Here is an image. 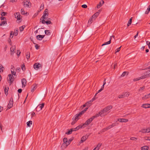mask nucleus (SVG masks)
Here are the masks:
<instances>
[{
	"mask_svg": "<svg viewBox=\"0 0 150 150\" xmlns=\"http://www.w3.org/2000/svg\"><path fill=\"white\" fill-rule=\"evenodd\" d=\"M149 69L150 70H148L146 72L145 75L141 77L134 79L133 80L134 81H138L141 79H143L146 78L150 77V69Z\"/></svg>",
	"mask_w": 150,
	"mask_h": 150,
	"instance_id": "1",
	"label": "nucleus"
},
{
	"mask_svg": "<svg viewBox=\"0 0 150 150\" xmlns=\"http://www.w3.org/2000/svg\"><path fill=\"white\" fill-rule=\"evenodd\" d=\"M48 10L47 9H45L42 16L40 19V20L42 22L43 20H48L49 18H48Z\"/></svg>",
	"mask_w": 150,
	"mask_h": 150,
	"instance_id": "2",
	"label": "nucleus"
},
{
	"mask_svg": "<svg viewBox=\"0 0 150 150\" xmlns=\"http://www.w3.org/2000/svg\"><path fill=\"white\" fill-rule=\"evenodd\" d=\"M94 117H92L90 118L89 119L86 120L85 123L84 124H82L83 126V127H84L86 126L85 125H89L90 123L93 121V120L94 119Z\"/></svg>",
	"mask_w": 150,
	"mask_h": 150,
	"instance_id": "3",
	"label": "nucleus"
},
{
	"mask_svg": "<svg viewBox=\"0 0 150 150\" xmlns=\"http://www.w3.org/2000/svg\"><path fill=\"white\" fill-rule=\"evenodd\" d=\"M13 99L12 98H10L9 102L8 105V108L9 109L11 108L13 106Z\"/></svg>",
	"mask_w": 150,
	"mask_h": 150,
	"instance_id": "4",
	"label": "nucleus"
},
{
	"mask_svg": "<svg viewBox=\"0 0 150 150\" xmlns=\"http://www.w3.org/2000/svg\"><path fill=\"white\" fill-rule=\"evenodd\" d=\"M112 106L111 105L108 106L105 108H104L103 110H102V112H103L104 113H105L107 112L110 109H111L112 108Z\"/></svg>",
	"mask_w": 150,
	"mask_h": 150,
	"instance_id": "5",
	"label": "nucleus"
},
{
	"mask_svg": "<svg viewBox=\"0 0 150 150\" xmlns=\"http://www.w3.org/2000/svg\"><path fill=\"white\" fill-rule=\"evenodd\" d=\"M41 66V64L38 63H36L34 64L33 67L35 70H38Z\"/></svg>",
	"mask_w": 150,
	"mask_h": 150,
	"instance_id": "6",
	"label": "nucleus"
},
{
	"mask_svg": "<svg viewBox=\"0 0 150 150\" xmlns=\"http://www.w3.org/2000/svg\"><path fill=\"white\" fill-rule=\"evenodd\" d=\"M8 81H9L11 83H12L13 81V75L11 74H9L8 75Z\"/></svg>",
	"mask_w": 150,
	"mask_h": 150,
	"instance_id": "7",
	"label": "nucleus"
},
{
	"mask_svg": "<svg viewBox=\"0 0 150 150\" xmlns=\"http://www.w3.org/2000/svg\"><path fill=\"white\" fill-rule=\"evenodd\" d=\"M82 112H80L79 114H76L75 116V117H74L73 118H74V119L76 121H77L79 119V117L82 115Z\"/></svg>",
	"mask_w": 150,
	"mask_h": 150,
	"instance_id": "8",
	"label": "nucleus"
},
{
	"mask_svg": "<svg viewBox=\"0 0 150 150\" xmlns=\"http://www.w3.org/2000/svg\"><path fill=\"white\" fill-rule=\"evenodd\" d=\"M117 121L121 122H126L128 121V120L127 119L120 118L118 119Z\"/></svg>",
	"mask_w": 150,
	"mask_h": 150,
	"instance_id": "9",
	"label": "nucleus"
},
{
	"mask_svg": "<svg viewBox=\"0 0 150 150\" xmlns=\"http://www.w3.org/2000/svg\"><path fill=\"white\" fill-rule=\"evenodd\" d=\"M116 125V123H112V125H110L108 126L107 127L105 128L104 129H105V130H108L109 129H110L111 128L115 126Z\"/></svg>",
	"mask_w": 150,
	"mask_h": 150,
	"instance_id": "10",
	"label": "nucleus"
},
{
	"mask_svg": "<svg viewBox=\"0 0 150 150\" xmlns=\"http://www.w3.org/2000/svg\"><path fill=\"white\" fill-rule=\"evenodd\" d=\"M104 113L103 112H102V110L100 111L98 113H97L96 114V115L94 116H92L93 117H94V119L95 118H96L98 117L99 116H101Z\"/></svg>",
	"mask_w": 150,
	"mask_h": 150,
	"instance_id": "11",
	"label": "nucleus"
},
{
	"mask_svg": "<svg viewBox=\"0 0 150 150\" xmlns=\"http://www.w3.org/2000/svg\"><path fill=\"white\" fill-rule=\"evenodd\" d=\"M16 49V47L15 46H13L11 47L10 48V51L11 52V54H13L15 52L14 51Z\"/></svg>",
	"mask_w": 150,
	"mask_h": 150,
	"instance_id": "12",
	"label": "nucleus"
},
{
	"mask_svg": "<svg viewBox=\"0 0 150 150\" xmlns=\"http://www.w3.org/2000/svg\"><path fill=\"white\" fill-rule=\"evenodd\" d=\"M80 128H84L82 124H81V125H79L75 128L72 129H73V131H76L79 129Z\"/></svg>",
	"mask_w": 150,
	"mask_h": 150,
	"instance_id": "13",
	"label": "nucleus"
},
{
	"mask_svg": "<svg viewBox=\"0 0 150 150\" xmlns=\"http://www.w3.org/2000/svg\"><path fill=\"white\" fill-rule=\"evenodd\" d=\"M45 36V35H38L36 36V38L39 40H41L44 38Z\"/></svg>",
	"mask_w": 150,
	"mask_h": 150,
	"instance_id": "14",
	"label": "nucleus"
},
{
	"mask_svg": "<svg viewBox=\"0 0 150 150\" xmlns=\"http://www.w3.org/2000/svg\"><path fill=\"white\" fill-rule=\"evenodd\" d=\"M88 137L87 136H83L81 138V140L80 141V143H83L87 139Z\"/></svg>",
	"mask_w": 150,
	"mask_h": 150,
	"instance_id": "15",
	"label": "nucleus"
},
{
	"mask_svg": "<svg viewBox=\"0 0 150 150\" xmlns=\"http://www.w3.org/2000/svg\"><path fill=\"white\" fill-rule=\"evenodd\" d=\"M15 16L16 18H17V20H21V15H20L19 13H16V14H15Z\"/></svg>",
	"mask_w": 150,
	"mask_h": 150,
	"instance_id": "16",
	"label": "nucleus"
},
{
	"mask_svg": "<svg viewBox=\"0 0 150 150\" xmlns=\"http://www.w3.org/2000/svg\"><path fill=\"white\" fill-rule=\"evenodd\" d=\"M22 87H25L26 83V81L25 79H23L21 80Z\"/></svg>",
	"mask_w": 150,
	"mask_h": 150,
	"instance_id": "17",
	"label": "nucleus"
},
{
	"mask_svg": "<svg viewBox=\"0 0 150 150\" xmlns=\"http://www.w3.org/2000/svg\"><path fill=\"white\" fill-rule=\"evenodd\" d=\"M45 105L44 103H42V104H40L37 107V108H39L40 109V110H41L42 109V108L43 107L44 105Z\"/></svg>",
	"mask_w": 150,
	"mask_h": 150,
	"instance_id": "18",
	"label": "nucleus"
},
{
	"mask_svg": "<svg viewBox=\"0 0 150 150\" xmlns=\"http://www.w3.org/2000/svg\"><path fill=\"white\" fill-rule=\"evenodd\" d=\"M150 105L149 104H144L142 107L144 108H150Z\"/></svg>",
	"mask_w": 150,
	"mask_h": 150,
	"instance_id": "19",
	"label": "nucleus"
},
{
	"mask_svg": "<svg viewBox=\"0 0 150 150\" xmlns=\"http://www.w3.org/2000/svg\"><path fill=\"white\" fill-rule=\"evenodd\" d=\"M37 88V85L35 84H34L32 88L31 89V91L32 92H33Z\"/></svg>",
	"mask_w": 150,
	"mask_h": 150,
	"instance_id": "20",
	"label": "nucleus"
},
{
	"mask_svg": "<svg viewBox=\"0 0 150 150\" xmlns=\"http://www.w3.org/2000/svg\"><path fill=\"white\" fill-rule=\"evenodd\" d=\"M104 1L103 0H102L100 2L99 4L97 6V7L98 8H99L102 5L104 4Z\"/></svg>",
	"mask_w": 150,
	"mask_h": 150,
	"instance_id": "21",
	"label": "nucleus"
},
{
	"mask_svg": "<svg viewBox=\"0 0 150 150\" xmlns=\"http://www.w3.org/2000/svg\"><path fill=\"white\" fill-rule=\"evenodd\" d=\"M42 23L43 24L46 23L47 24H50L52 23L50 21H45V20H43Z\"/></svg>",
	"mask_w": 150,
	"mask_h": 150,
	"instance_id": "22",
	"label": "nucleus"
},
{
	"mask_svg": "<svg viewBox=\"0 0 150 150\" xmlns=\"http://www.w3.org/2000/svg\"><path fill=\"white\" fill-rule=\"evenodd\" d=\"M71 142V141H67V142H66L65 143H63L62 144V146H64L66 147L70 144Z\"/></svg>",
	"mask_w": 150,
	"mask_h": 150,
	"instance_id": "23",
	"label": "nucleus"
},
{
	"mask_svg": "<svg viewBox=\"0 0 150 150\" xmlns=\"http://www.w3.org/2000/svg\"><path fill=\"white\" fill-rule=\"evenodd\" d=\"M23 5L25 7H29V2L27 1L26 2H24Z\"/></svg>",
	"mask_w": 150,
	"mask_h": 150,
	"instance_id": "24",
	"label": "nucleus"
},
{
	"mask_svg": "<svg viewBox=\"0 0 150 150\" xmlns=\"http://www.w3.org/2000/svg\"><path fill=\"white\" fill-rule=\"evenodd\" d=\"M149 147L148 146H145L141 147V150H148Z\"/></svg>",
	"mask_w": 150,
	"mask_h": 150,
	"instance_id": "25",
	"label": "nucleus"
},
{
	"mask_svg": "<svg viewBox=\"0 0 150 150\" xmlns=\"http://www.w3.org/2000/svg\"><path fill=\"white\" fill-rule=\"evenodd\" d=\"M6 24L7 23L6 21L4 20L2 21L1 22V23L0 25L1 26H3L4 25H6Z\"/></svg>",
	"mask_w": 150,
	"mask_h": 150,
	"instance_id": "26",
	"label": "nucleus"
},
{
	"mask_svg": "<svg viewBox=\"0 0 150 150\" xmlns=\"http://www.w3.org/2000/svg\"><path fill=\"white\" fill-rule=\"evenodd\" d=\"M11 75H15L16 73L14 71V68H13L11 69Z\"/></svg>",
	"mask_w": 150,
	"mask_h": 150,
	"instance_id": "27",
	"label": "nucleus"
},
{
	"mask_svg": "<svg viewBox=\"0 0 150 150\" xmlns=\"http://www.w3.org/2000/svg\"><path fill=\"white\" fill-rule=\"evenodd\" d=\"M4 69V67L1 64H0V72H3Z\"/></svg>",
	"mask_w": 150,
	"mask_h": 150,
	"instance_id": "28",
	"label": "nucleus"
},
{
	"mask_svg": "<svg viewBox=\"0 0 150 150\" xmlns=\"http://www.w3.org/2000/svg\"><path fill=\"white\" fill-rule=\"evenodd\" d=\"M45 33L47 35H50L51 34L50 31L48 30H46L45 31Z\"/></svg>",
	"mask_w": 150,
	"mask_h": 150,
	"instance_id": "29",
	"label": "nucleus"
},
{
	"mask_svg": "<svg viewBox=\"0 0 150 150\" xmlns=\"http://www.w3.org/2000/svg\"><path fill=\"white\" fill-rule=\"evenodd\" d=\"M32 124V121H30L27 122V125L28 127H30V125Z\"/></svg>",
	"mask_w": 150,
	"mask_h": 150,
	"instance_id": "30",
	"label": "nucleus"
},
{
	"mask_svg": "<svg viewBox=\"0 0 150 150\" xmlns=\"http://www.w3.org/2000/svg\"><path fill=\"white\" fill-rule=\"evenodd\" d=\"M8 87H5L4 89V91L6 95H7L8 94Z\"/></svg>",
	"mask_w": 150,
	"mask_h": 150,
	"instance_id": "31",
	"label": "nucleus"
},
{
	"mask_svg": "<svg viewBox=\"0 0 150 150\" xmlns=\"http://www.w3.org/2000/svg\"><path fill=\"white\" fill-rule=\"evenodd\" d=\"M146 129H145L144 128L142 129L141 130L139 131V132H141L142 133H146Z\"/></svg>",
	"mask_w": 150,
	"mask_h": 150,
	"instance_id": "32",
	"label": "nucleus"
},
{
	"mask_svg": "<svg viewBox=\"0 0 150 150\" xmlns=\"http://www.w3.org/2000/svg\"><path fill=\"white\" fill-rule=\"evenodd\" d=\"M13 33L15 36H17L18 34V29H17L15 30L14 33L13 32Z\"/></svg>",
	"mask_w": 150,
	"mask_h": 150,
	"instance_id": "33",
	"label": "nucleus"
},
{
	"mask_svg": "<svg viewBox=\"0 0 150 150\" xmlns=\"http://www.w3.org/2000/svg\"><path fill=\"white\" fill-rule=\"evenodd\" d=\"M150 11V5H149L147 8L146 11H145V14H148Z\"/></svg>",
	"mask_w": 150,
	"mask_h": 150,
	"instance_id": "34",
	"label": "nucleus"
},
{
	"mask_svg": "<svg viewBox=\"0 0 150 150\" xmlns=\"http://www.w3.org/2000/svg\"><path fill=\"white\" fill-rule=\"evenodd\" d=\"M124 95V93H123L119 95L118 96V98H124L125 97Z\"/></svg>",
	"mask_w": 150,
	"mask_h": 150,
	"instance_id": "35",
	"label": "nucleus"
},
{
	"mask_svg": "<svg viewBox=\"0 0 150 150\" xmlns=\"http://www.w3.org/2000/svg\"><path fill=\"white\" fill-rule=\"evenodd\" d=\"M148 98H149L148 95H145L142 98V99L143 100H145Z\"/></svg>",
	"mask_w": 150,
	"mask_h": 150,
	"instance_id": "36",
	"label": "nucleus"
},
{
	"mask_svg": "<svg viewBox=\"0 0 150 150\" xmlns=\"http://www.w3.org/2000/svg\"><path fill=\"white\" fill-rule=\"evenodd\" d=\"M99 14V13L97 12L96 13H95L94 15H93L92 17L93 18H96L97 16H98Z\"/></svg>",
	"mask_w": 150,
	"mask_h": 150,
	"instance_id": "37",
	"label": "nucleus"
},
{
	"mask_svg": "<svg viewBox=\"0 0 150 150\" xmlns=\"http://www.w3.org/2000/svg\"><path fill=\"white\" fill-rule=\"evenodd\" d=\"M125 97H128L130 94V93L129 92H125L123 93Z\"/></svg>",
	"mask_w": 150,
	"mask_h": 150,
	"instance_id": "38",
	"label": "nucleus"
},
{
	"mask_svg": "<svg viewBox=\"0 0 150 150\" xmlns=\"http://www.w3.org/2000/svg\"><path fill=\"white\" fill-rule=\"evenodd\" d=\"M72 131H73V129L72 128L70 130H69L68 132L66 133V134H69L71 133V132Z\"/></svg>",
	"mask_w": 150,
	"mask_h": 150,
	"instance_id": "39",
	"label": "nucleus"
},
{
	"mask_svg": "<svg viewBox=\"0 0 150 150\" xmlns=\"http://www.w3.org/2000/svg\"><path fill=\"white\" fill-rule=\"evenodd\" d=\"M110 43H111L110 40H109V41H108L106 42H105L104 44H102V46H103V45H105L109 44H110Z\"/></svg>",
	"mask_w": 150,
	"mask_h": 150,
	"instance_id": "40",
	"label": "nucleus"
},
{
	"mask_svg": "<svg viewBox=\"0 0 150 150\" xmlns=\"http://www.w3.org/2000/svg\"><path fill=\"white\" fill-rule=\"evenodd\" d=\"M25 27V26L23 25L19 28V30L21 32H22Z\"/></svg>",
	"mask_w": 150,
	"mask_h": 150,
	"instance_id": "41",
	"label": "nucleus"
},
{
	"mask_svg": "<svg viewBox=\"0 0 150 150\" xmlns=\"http://www.w3.org/2000/svg\"><path fill=\"white\" fill-rule=\"evenodd\" d=\"M132 18H131L128 21V23L127 24V26H129V25H130L131 24Z\"/></svg>",
	"mask_w": 150,
	"mask_h": 150,
	"instance_id": "42",
	"label": "nucleus"
},
{
	"mask_svg": "<svg viewBox=\"0 0 150 150\" xmlns=\"http://www.w3.org/2000/svg\"><path fill=\"white\" fill-rule=\"evenodd\" d=\"M128 74V72L126 71L124 72L121 75L123 77L125 75H127Z\"/></svg>",
	"mask_w": 150,
	"mask_h": 150,
	"instance_id": "43",
	"label": "nucleus"
},
{
	"mask_svg": "<svg viewBox=\"0 0 150 150\" xmlns=\"http://www.w3.org/2000/svg\"><path fill=\"white\" fill-rule=\"evenodd\" d=\"M93 18H92V17L91 18H90L89 20V21H88V24H91V23H92V19H93Z\"/></svg>",
	"mask_w": 150,
	"mask_h": 150,
	"instance_id": "44",
	"label": "nucleus"
},
{
	"mask_svg": "<svg viewBox=\"0 0 150 150\" xmlns=\"http://www.w3.org/2000/svg\"><path fill=\"white\" fill-rule=\"evenodd\" d=\"M102 144L101 143H99L97 145V146L96 147L97 148H98V149H99L100 148V147L101 146Z\"/></svg>",
	"mask_w": 150,
	"mask_h": 150,
	"instance_id": "45",
	"label": "nucleus"
},
{
	"mask_svg": "<svg viewBox=\"0 0 150 150\" xmlns=\"http://www.w3.org/2000/svg\"><path fill=\"white\" fill-rule=\"evenodd\" d=\"M121 47V46L120 47L117 48V49L116 50H115V53H116V52H119L120 50V48Z\"/></svg>",
	"mask_w": 150,
	"mask_h": 150,
	"instance_id": "46",
	"label": "nucleus"
},
{
	"mask_svg": "<svg viewBox=\"0 0 150 150\" xmlns=\"http://www.w3.org/2000/svg\"><path fill=\"white\" fill-rule=\"evenodd\" d=\"M146 43L148 45L149 48L150 49V42L147 41H146Z\"/></svg>",
	"mask_w": 150,
	"mask_h": 150,
	"instance_id": "47",
	"label": "nucleus"
},
{
	"mask_svg": "<svg viewBox=\"0 0 150 150\" xmlns=\"http://www.w3.org/2000/svg\"><path fill=\"white\" fill-rule=\"evenodd\" d=\"M21 13L22 14L24 15L25 14V11L23 9L21 10Z\"/></svg>",
	"mask_w": 150,
	"mask_h": 150,
	"instance_id": "48",
	"label": "nucleus"
},
{
	"mask_svg": "<svg viewBox=\"0 0 150 150\" xmlns=\"http://www.w3.org/2000/svg\"><path fill=\"white\" fill-rule=\"evenodd\" d=\"M44 8V5L41 4L40 8V11H41L42 9H43Z\"/></svg>",
	"mask_w": 150,
	"mask_h": 150,
	"instance_id": "49",
	"label": "nucleus"
},
{
	"mask_svg": "<svg viewBox=\"0 0 150 150\" xmlns=\"http://www.w3.org/2000/svg\"><path fill=\"white\" fill-rule=\"evenodd\" d=\"M13 35H14L13 33V32H12V31L10 33V38H13Z\"/></svg>",
	"mask_w": 150,
	"mask_h": 150,
	"instance_id": "50",
	"label": "nucleus"
},
{
	"mask_svg": "<svg viewBox=\"0 0 150 150\" xmlns=\"http://www.w3.org/2000/svg\"><path fill=\"white\" fill-rule=\"evenodd\" d=\"M1 21H3L4 20L6 21V18L4 17L3 16H2L1 17Z\"/></svg>",
	"mask_w": 150,
	"mask_h": 150,
	"instance_id": "51",
	"label": "nucleus"
},
{
	"mask_svg": "<svg viewBox=\"0 0 150 150\" xmlns=\"http://www.w3.org/2000/svg\"><path fill=\"white\" fill-rule=\"evenodd\" d=\"M88 108V107H87V108H85L82 111H81V112H82V115L83 114V113H84V112H86Z\"/></svg>",
	"mask_w": 150,
	"mask_h": 150,
	"instance_id": "52",
	"label": "nucleus"
},
{
	"mask_svg": "<svg viewBox=\"0 0 150 150\" xmlns=\"http://www.w3.org/2000/svg\"><path fill=\"white\" fill-rule=\"evenodd\" d=\"M67 138H64L63 139V141L64 142L63 143H65L66 142H67Z\"/></svg>",
	"mask_w": 150,
	"mask_h": 150,
	"instance_id": "53",
	"label": "nucleus"
},
{
	"mask_svg": "<svg viewBox=\"0 0 150 150\" xmlns=\"http://www.w3.org/2000/svg\"><path fill=\"white\" fill-rule=\"evenodd\" d=\"M83 107H85L86 106L88 107L90 106L89 105H88V103H86L83 105Z\"/></svg>",
	"mask_w": 150,
	"mask_h": 150,
	"instance_id": "54",
	"label": "nucleus"
},
{
	"mask_svg": "<svg viewBox=\"0 0 150 150\" xmlns=\"http://www.w3.org/2000/svg\"><path fill=\"white\" fill-rule=\"evenodd\" d=\"M94 96V97L92 99V100H90L89 101V102H92L93 101H94L95 99H96V98H95V96Z\"/></svg>",
	"mask_w": 150,
	"mask_h": 150,
	"instance_id": "55",
	"label": "nucleus"
},
{
	"mask_svg": "<svg viewBox=\"0 0 150 150\" xmlns=\"http://www.w3.org/2000/svg\"><path fill=\"white\" fill-rule=\"evenodd\" d=\"M21 68L23 70H25V67L24 64L22 65Z\"/></svg>",
	"mask_w": 150,
	"mask_h": 150,
	"instance_id": "56",
	"label": "nucleus"
},
{
	"mask_svg": "<svg viewBox=\"0 0 150 150\" xmlns=\"http://www.w3.org/2000/svg\"><path fill=\"white\" fill-rule=\"evenodd\" d=\"M6 14V13L5 12H2L1 13V16H5Z\"/></svg>",
	"mask_w": 150,
	"mask_h": 150,
	"instance_id": "57",
	"label": "nucleus"
},
{
	"mask_svg": "<svg viewBox=\"0 0 150 150\" xmlns=\"http://www.w3.org/2000/svg\"><path fill=\"white\" fill-rule=\"evenodd\" d=\"M72 119L73 120V122H72L71 123V124L72 125H74L75 123V122L77 121H76L75 120H74V118H72Z\"/></svg>",
	"mask_w": 150,
	"mask_h": 150,
	"instance_id": "58",
	"label": "nucleus"
},
{
	"mask_svg": "<svg viewBox=\"0 0 150 150\" xmlns=\"http://www.w3.org/2000/svg\"><path fill=\"white\" fill-rule=\"evenodd\" d=\"M28 53V54L26 55V58L27 59L29 58L30 56V53L29 52Z\"/></svg>",
	"mask_w": 150,
	"mask_h": 150,
	"instance_id": "59",
	"label": "nucleus"
},
{
	"mask_svg": "<svg viewBox=\"0 0 150 150\" xmlns=\"http://www.w3.org/2000/svg\"><path fill=\"white\" fill-rule=\"evenodd\" d=\"M144 88H145L144 86H143L142 87H141L139 89V91H141V90H143L144 89Z\"/></svg>",
	"mask_w": 150,
	"mask_h": 150,
	"instance_id": "60",
	"label": "nucleus"
},
{
	"mask_svg": "<svg viewBox=\"0 0 150 150\" xmlns=\"http://www.w3.org/2000/svg\"><path fill=\"white\" fill-rule=\"evenodd\" d=\"M137 139V138L134 137H131L130 138V139L133 140H134Z\"/></svg>",
	"mask_w": 150,
	"mask_h": 150,
	"instance_id": "61",
	"label": "nucleus"
},
{
	"mask_svg": "<svg viewBox=\"0 0 150 150\" xmlns=\"http://www.w3.org/2000/svg\"><path fill=\"white\" fill-rule=\"evenodd\" d=\"M82 7L83 8H86L87 7V6L86 4H83L82 5Z\"/></svg>",
	"mask_w": 150,
	"mask_h": 150,
	"instance_id": "62",
	"label": "nucleus"
},
{
	"mask_svg": "<svg viewBox=\"0 0 150 150\" xmlns=\"http://www.w3.org/2000/svg\"><path fill=\"white\" fill-rule=\"evenodd\" d=\"M146 133H149L150 132V127L146 129Z\"/></svg>",
	"mask_w": 150,
	"mask_h": 150,
	"instance_id": "63",
	"label": "nucleus"
},
{
	"mask_svg": "<svg viewBox=\"0 0 150 150\" xmlns=\"http://www.w3.org/2000/svg\"><path fill=\"white\" fill-rule=\"evenodd\" d=\"M103 90L101 89V88L98 91V92L96 93V94H95V96H96L97 95V94L98 93H99L101 91H102Z\"/></svg>",
	"mask_w": 150,
	"mask_h": 150,
	"instance_id": "64",
	"label": "nucleus"
}]
</instances>
